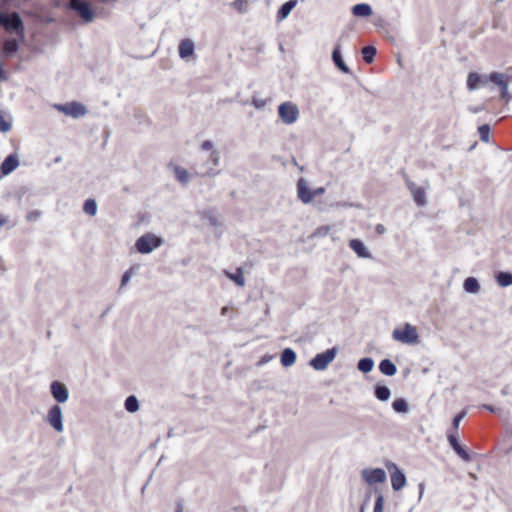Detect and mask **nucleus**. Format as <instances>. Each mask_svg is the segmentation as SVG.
Returning a JSON list of instances; mask_svg holds the SVG:
<instances>
[{
    "label": "nucleus",
    "instance_id": "f257e3e1",
    "mask_svg": "<svg viewBox=\"0 0 512 512\" xmlns=\"http://www.w3.org/2000/svg\"><path fill=\"white\" fill-rule=\"evenodd\" d=\"M0 27H3L8 33L24 36V24L17 12H0Z\"/></svg>",
    "mask_w": 512,
    "mask_h": 512
},
{
    "label": "nucleus",
    "instance_id": "f03ea898",
    "mask_svg": "<svg viewBox=\"0 0 512 512\" xmlns=\"http://www.w3.org/2000/svg\"><path fill=\"white\" fill-rule=\"evenodd\" d=\"M174 175L177 181H179L182 185L186 186L189 184L192 178V174L189 173L186 169L175 166L174 169ZM219 174V171L216 170L213 167H210L208 164H205L203 168L199 171H195L193 175L195 176H207V177H214Z\"/></svg>",
    "mask_w": 512,
    "mask_h": 512
},
{
    "label": "nucleus",
    "instance_id": "7ed1b4c3",
    "mask_svg": "<svg viewBox=\"0 0 512 512\" xmlns=\"http://www.w3.org/2000/svg\"><path fill=\"white\" fill-rule=\"evenodd\" d=\"M278 116L283 124L292 125L300 117L299 107L292 101L283 102L278 106Z\"/></svg>",
    "mask_w": 512,
    "mask_h": 512
},
{
    "label": "nucleus",
    "instance_id": "20e7f679",
    "mask_svg": "<svg viewBox=\"0 0 512 512\" xmlns=\"http://www.w3.org/2000/svg\"><path fill=\"white\" fill-rule=\"evenodd\" d=\"M163 244V239L152 233H146L135 242V248L141 254H149Z\"/></svg>",
    "mask_w": 512,
    "mask_h": 512
},
{
    "label": "nucleus",
    "instance_id": "39448f33",
    "mask_svg": "<svg viewBox=\"0 0 512 512\" xmlns=\"http://www.w3.org/2000/svg\"><path fill=\"white\" fill-rule=\"evenodd\" d=\"M394 340L404 344H416L419 340V335L416 327L406 323L403 327H397L392 332Z\"/></svg>",
    "mask_w": 512,
    "mask_h": 512
},
{
    "label": "nucleus",
    "instance_id": "423d86ee",
    "mask_svg": "<svg viewBox=\"0 0 512 512\" xmlns=\"http://www.w3.org/2000/svg\"><path fill=\"white\" fill-rule=\"evenodd\" d=\"M339 352L338 347H332L325 352L316 354L309 362L310 366L316 371L327 369L330 363L334 361Z\"/></svg>",
    "mask_w": 512,
    "mask_h": 512
},
{
    "label": "nucleus",
    "instance_id": "0eeeda50",
    "mask_svg": "<svg viewBox=\"0 0 512 512\" xmlns=\"http://www.w3.org/2000/svg\"><path fill=\"white\" fill-rule=\"evenodd\" d=\"M67 8L76 12L86 23L92 22L95 18V13L86 0H68Z\"/></svg>",
    "mask_w": 512,
    "mask_h": 512
},
{
    "label": "nucleus",
    "instance_id": "6e6552de",
    "mask_svg": "<svg viewBox=\"0 0 512 512\" xmlns=\"http://www.w3.org/2000/svg\"><path fill=\"white\" fill-rule=\"evenodd\" d=\"M45 420L56 432H63V412L59 405H53L49 409Z\"/></svg>",
    "mask_w": 512,
    "mask_h": 512
},
{
    "label": "nucleus",
    "instance_id": "1a4fd4ad",
    "mask_svg": "<svg viewBox=\"0 0 512 512\" xmlns=\"http://www.w3.org/2000/svg\"><path fill=\"white\" fill-rule=\"evenodd\" d=\"M386 467L391 476V486L393 490L399 491L406 485V476L393 462H387Z\"/></svg>",
    "mask_w": 512,
    "mask_h": 512
},
{
    "label": "nucleus",
    "instance_id": "9d476101",
    "mask_svg": "<svg viewBox=\"0 0 512 512\" xmlns=\"http://www.w3.org/2000/svg\"><path fill=\"white\" fill-rule=\"evenodd\" d=\"M58 111L73 118H79L87 113L86 107L78 102H71L68 104H58L55 106Z\"/></svg>",
    "mask_w": 512,
    "mask_h": 512
},
{
    "label": "nucleus",
    "instance_id": "9b49d317",
    "mask_svg": "<svg viewBox=\"0 0 512 512\" xmlns=\"http://www.w3.org/2000/svg\"><path fill=\"white\" fill-rule=\"evenodd\" d=\"M363 480L372 485L376 483H383L386 481V472L381 468L364 469L361 472Z\"/></svg>",
    "mask_w": 512,
    "mask_h": 512
},
{
    "label": "nucleus",
    "instance_id": "f8f14e48",
    "mask_svg": "<svg viewBox=\"0 0 512 512\" xmlns=\"http://www.w3.org/2000/svg\"><path fill=\"white\" fill-rule=\"evenodd\" d=\"M489 79L501 88V98L509 102L511 95L508 92V77L505 74L493 72L489 75Z\"/></svg>",
    "mask_w": 512,
    "mask_h": 512
},
{
    "label": "nucleus",
    "instance_id": "ddd939ff",
    "mask_svg": "<svg viewBox=\"0 0 512 512\" xmlns=\"http://www.w3.org/2000/svg\"><path fill=\"white\" fill-rule=\"evenodd\" d=\"M297 197L303 204H310L313 200V190L309 188L308 181L300 178L297 181Z\"/></svg>",
    "mask_w": 512,
    "mask_h": 512
},
{
    "label": "nucleus",
    "instance_id": "4468645a",
    "mask_svg": "<svg viewBox=\"0 0 512 512\" xmlns=\"http://www.w3.org/2000/svg\"><path fill=\"white\" fill-rule=\"evenodd\" d=\"M50 392L52 397L58 403H64L69 398V391L65 384L60 381H53L50 385Z\"/></svg>",
    "mask_w": 512,
    "mask_h": 512
},
{
    "label": "nucleus",
    "instance_id": "2eb2a0df",
    "mask_svg": "<svg viewBox=\"0 0 512 512\" xmlns=\"http://www.w3.org/2000/svg\"><path fill=\"white\" fill-rule=\"evenodd\" d=\"M19 166V157L17 154L8 155L0 166V179L2 176L9 175Z\"/></svg>",
    "mask_w": 512,
    "mask_h": 512
},
{
    "label": "nucleus",
    "instance_id": "dca6fc26",
    "mask_svg": "<svg viewBox=\"0 0 512 512\" xmlns=\"http://www.w3.org/2000/svg\"><path fill=\"white\" fill-rule=\"evenodd\" d=\"M447 439L453 450L456 454L462 458L464 461H470L469 453L459 444L457 433L454 431H450L447 435Z\"/></svg>",
    "mask_w": 512,
    "mask_h": 512
},
{
    "label": "nucleus",
    "instance_id": "f3484780",
    "mask_svg": "<svg viewBox=\"0 0 512 512\" xmlns=\"http://www.w3.org/2000/svg\"><path fill=\"white\" fill-rule=\"evenodd\" d=\"M488 81H490L489 76L471 72L467 77V88L469 91H474L481 86H485Z\"/></svg>",
    "mask_w": 512,
    "mask_h": 512
},
{
    "label": "nucleus",
    "instance_id": "a211bd4d",
    "mask_svg": "<svg viewBox=\"0 0 512 512\" xmlns=\"http://www.w3.org/2000/svg\"><path fill=\"white\" fill-rule=\"evenodd\" d=\"M407 187L412 194L413 200L419 206H425L427 203L425 190L410 180L407 181Z\"/></svg>",
    "mask_w": 512,
    "mask_h": 512
},
{
    "label": "nucleus",
    "instance_id": "6ab92c4d",
    "mask_svg": "<svg viewBox=\"0 0 512 512\" xmlns=\"http://www.w3.org/2000/svg\"><path fill=\"white\" fill-rule=\"evenodd\" d=\"M201 149L205 151H211L208 162L212 164L211 167H217L220 163V154L217 149L214 148V144L210 140H205L201 144Z\"/></svg>",
    "mask_w": 512,
    "mask_h": 512
},
{
    "label": "nucleus",
    "instance_id": "aec40b11",
    "mask_svg": "<svg viewBox=\"0 0 512 512\" xmlns=\"http://www.w3.org/2000/svg\"><path fill=\"white\" fill-rule=\"evenodd\" d=\"M349 247L357 254L360 258H371L372 255L365 246V244L359 239H351L349 241Z\"/></svg>",
    "mask_w": 512,
    "mask_h": 512
},
{
    "label": "nucleus",
    "instance_id": "412c9836",
    "mask_svg": "<svg viewBox=\"0 0 512 512\" xmlns=\"http://www.w3.org/2000/svg\"><path fill=\"white\" fill-rule=\"evenodd\" d=\"M297 3V0H289L285 2L277 12V21L282 22L285 20L290 15L291 11L296 7Z\"/></svg>",
    "mask_w": 512,
    "mask_h": 512
},
{
    "label": "nucleus",
    "instance_id": "4be33fe9",
    "mask_svg": "<svg viewBox=\"0 0 512 512\" xmlns=\"http://www.w3.org/2000/svg\"><path fill=\"white\" fill-rule=\"evenodd\" d=\"M332 59H333V62L335 64V66L340 71H342L345 74H349L350 73L349 67L346 65V63L344 62V60L342 58L339 45H337L334 48L333 53H332Z\"/></svg>",
    "mask_w": 512,
    "mask_h": 512
},
{
    "label": "nucleus",
    "instance_id": "5701e85b",
    "mask_svg": "<svg viewBox=\"0 0 512 512\" xmlns=\"http://www.w3.org/2000/svg\"><path fill=\"white\" fill-rule=\"evenodd\" d=\"M194 53V43L190 39H184L179 44V56L186 59Z\"/></svg>",
    "mask_w": 512,
    "mask_h": 512
},
{
    "label": "nucleus",
    "instance_id": "b1692460",
    "mask_svg": "<svg viewBox=\"0 0 512 512\" xmlns=\"http://www.w3.org/2000/svg\"><path fill=\"white\" fill-rule=\"evenodd\" d=\"M373 13L372 7L367 3L356 4L352 7V14L356 17H369Z\"/></svg>",
    "mask_w": 512,
    "mask_h": 512
},
{
    "label": "nucleus",
    "instance_id": "393cba45",
    "mask_svg": "<svg viewBox=\"0 0 512 512\" xmlns=\"http://www.w3.org/2000/svg\"><path fill=\"white\" fill-rule=\"evenodd\" d=\"M281 364L284 367H291L296 362V353L291 348H285L280 357Z\"/></svg>",
    "mask_w": 512,
    "mask_h": 512
},
{
    "label": "nucleus",
    "instance_id": "a878e982",
    "mask_svg": "<svg viewBox=\"0 0 512 512\" xmlns=\"http://www.w3.org/2000/svg\"><path fill=\"white\" fill-rule=\"evenodd\" d=\"M19 49V45L16 39H8L5 41L2 49V53L6 58L12 57Z\"/></svg>",
    "mask_w": 512,
    "mask_h": 512
},
{
    "label": "nucleus",
    "instance_id": "bb28decb",
    "mask_svg": "<svg viewBox=\"0 0 512 512\" xmlns=\"http://www.w3.org/2000/svg\"><path fill=\"white\" fill-rule=\"evenodd\" d=\"M379 370L381 373L387 376H393L397 372L396 365L389 359H384L379 364Z\"/></svg>",
    "mask_w": 512,
    "mask_h": 512
},
{
    "label": "nucleus",
    "instance_id": "cd10ccee",
    "mask_svg": "<svg viewBox=\"0 0 512 512\" xmlns=\"http://www.w3.org/2000/svg\"><path fill=\"white\" fill-rule=\"evenodd\" d=\"M463 288L466 292L477 294L480 291V284L474 277H468L463 283Z\"/></svg>",
    "mask_w": 512,
    "mask_h": 512
},
{
    "label": "nucleus",
    "instance_id": "c85d7f7f",
    "mask_svg": "<svg viewBox=\"0 0 512 512\" xmlns=\"http://www.w3.org/2000/svg\"><path fill=\"white\" fill-rule=\"evenodd\" d=\"M200 217L205 220L210 226H219V220L213 210H205L200 213Z\"/></svg>",
    "mask_w": 512,
    "mask_h": 512
},
{
    "label": "nucleus",
    "instance_id": "c756f323",
    "mask_svg": "<svg viewBox=\"0 0 512 512\" xmlns=\"http://www.w3.org/2000/svg\"><path fill=\"white\" fill-rule=\"evenodd\" d=\"M375 396L380 401H387L391 396V391L387 386L377 384L375 386Z\"/></svg>",
    "mask_w": 512,
    "mask_h": 512
},
{
    "label": "nucleus",
    "instance_id": "7c9ffc66",
    "mask_svg": "<svg viewBox=\"0 0 512 512\" xmlns=\"http://www.w3.org/2000/svg\"><path fill=\"white\" fill-rule=\"evenodd\" d=\"M125 409L130 413H135L139 410L140 404L136 396L130 395L124 402Z\"/></svg>",
    "mask_w": 512,
    "mask_h": 512
},
{
    "label": "nucleus",
    "instance_id": "2f4dec72",
    "mask_svg": "<svg viewBox=\"0 0 512 512\" xmlns=\"http://www.w3.org/2000/svg\"><path fill=\"white\" fill-rule=\"evenodd\" d=\"M496 281L501 287H508L512 285V273L510 272H499L496 274Z\"/></svg>",
    "mask_w": 512,
    "mask_h": 512
},
{
    "label": "nucleus",
    "instance_id": "473e14b6",
    "mask_svg": "<svg viewBox=\"0 0 512 512\" xmlns=\"http://www.w3.org/2000/svg\"><path fill=\"white\" fill-rule=\"evenodd\" d=\"M357 368L363 373L371 372L374 368V361L369 357L362 358L358 361Z\"/></svg>",
    "mask_w": 512,
    "mask_h": 512
},
{
    "label": "nucleus",
    "instance_id": "72a5a7b5",
    "mask_svg": "<svg viewBox=\"0 0 512 512\" xmlns=\"http://www.w3.org/2000/svg\"><path fill=\"white\" fill-rule=\"evenodd\" d=\"M226 276L235 282L238 286H244L245 285V279L243 276V270L242 268H237L235 273L225 272Z\"/></svg>",
    "mask_w": 512,
    "mask_h": 512
},
{
    "label": "nucleus",
    "instance_id": "f704fd0d",
    "mask_svg": "<svg viewBox=\"0 0 512 512\" xmlns=\"http://www.w3.org/2000/svg\"><path fill=\"white\" fill-rule=\"evenodd\" d=\"M363 59L366 63H372L376 55V48L374 46H365L362 48Z\"/></svg>",
    "mask_w": 512,
    "mask_h": 512
},
{
    "label": "nucleus",
    "instance_id": "c9c22d12",
    "mask_svg": "<svg viewBox=\"0 0 512 512\" xmlns=\"http://www.w3.org/2000/svg\"><path fill=\"white\" fill-rule=\"evenodd\" d=\"M83 211L90 216L96 215V213H97L96 201L94 199H87L84 202Z\"/></svg>",
    "mask_w": 512,
    "mask_h": 512
},
{
    "label": "nucleus",
    "instance_id": "e433bc0d",
    "mask_svg": "<svg viewBox=\"0 0 512 512\" xmlns=\"http://www.w3.org/2000/svg\"><path fill=\"white\" fill-rule=\"evenodd\" d=\"M392 407L397 413H406L408 411V404L402 398L395 399L392 403Z\"/></svg>",
    "mask_w": 512,
    "mask_h": 512
},
{
    "label": "nucleus",
    "instance_id": "4c0bfd02",
    "mask_svg": "<svg viewBox=\"0 0 512 512\" xmlns=\"http://www.w3.org/2000/svg\"><path fill=\"white\" fill-rule=\"evenodd\" d=\"M139 269V265L130 267L127 271L124 272L121 278V285L120 288L124 287L131 279L134 272H136Z\"/></svg>",
    "mask_w": 512,
    "mask_h": 512
},
{
    "label": "nucleus",
    "instance_id": "58836bf2",
    "mask_svg": "<svg viewBox=\"0 0 512 512\" xmlns=\"http://www.w3.org/2000/svg\"><path fill=\"white\" fill-rule=\"evenodd\" d=\"M478 132H479L481 141H483V142L489 141L490 127L488 124H483V125L479 126Z\"/></svg>",
    "mask_w": 512,
    "mask_h": 512
},
{
    "label": "nucleus",
    "instance_id": "ea45409f",
    "mask_svg": "<svg viewBox=\"0 0 512 512\" xmlns=\"http://www.w3.org/2000/svg\"><path fill=\"white\" fill-rule=\"evenodd\" d=\"M331 231V227L328 225L318 227L315 232L312 234V237L315 238H323L326 237Z\"/></svg>",
    "mask_w": 512,
    "mask_h": 512
},
{
    "label": "nucleus",
    "instance_id": "a19ab883",
    "mask_svg": "<svg viewBox=\"0 0 512 512\" xmlns=\"http://www.w3.org/2000/svg\"><path fill=\"white\" fill-rule=\"evenodd\" d=\"M233 8H235L239 13L247 12L248 1L247 0H235L232 3Z\"/></svg>",
    "mask_w": 512,
    "mask_h": 512
},
{
    "label": "nucleus",
    "instance_id": "79ce46f5",
    "mask_svg": "<svg viewBox=\"0 0 512 512\" xmlns=\"http://www.w3.org/2000/svg\"><path fill=\"white\" fill-rule=\"evenodd\" d=\"M465 415H466V411L463 410L462 412H460L459 414H457L454 417L453 422H452V431H454V432L457 431V429L459 428L460 422L465 417Z\"/></svg>",
    "mask_w": 512,
    "mask_h": 512
},
{
    "label": "nucleus",
    "instance_id": "37998d69",
    "mask_svg": "<svg viewBox=\"0 0 512 512\" xmlns=\"http://www.w3.org/2000/svg\"><path fill=\"white\" fill-rule=\"evenodd\" d=\"M252 104L256 109H263L267 104V100L254 95L252 97Z\"/></svg>",
    "mask_w": 512,
    "mask_h": 512
},
{
    "label": "nucleus",
    "instance_id": "c03bdc74",
    "mask_svg": "<svg viewBox=\"0 0 512 512\" xmlns=\"http://www.w3.org/2000/svg\"><path fill=\"white\" fill-rule=\"evenodd\" d=\"M42 213L39 210H33L27 213L26 220L28 222H35L41 217Z\"/></svg>",
    "mask_w": 512,
    "mask_h": 512
},
{
    "label": "nucleus",
    "instance_id": "a18cd8bd",
    "mask_svg": "<svg viewBox=\"0 0 512 512\" xmlns=\"http://www.w3.org/2000/svg\"><path fill=\"white\" fill-rule=\"evenodd\" d=\"M384 507V497L382 495H379L374 504L373 512H383Z\"/></svg>",
    "mask_w": 512,
    "mask_h": 512
},
{
    "label": "nucleus",
    "instance_id": "49530a36",
    "mask_svg": "<svg viewBox=\"0 0 512 512\" xmlns=\"http://www.w3.org/2000/svg\"><path fill=\"white\" fill-rule=\"evenodd\" d=\"M11 129V124L0 115V132H8Z\"/></svg>",
    "mask_w": 512,
    "mask_h": 512
},
{
    "label": "nucleus",
    "instance_id": "de8ad7c7",
    "mask_svg": "<svg viewBox=\"0 0 512 512\" xmlns=\"http://www.w3.org/2000/svg\"><path fill=\"white\" fill-rule=\"evenodd\" d=\"M8 80L7 72L4 69V65L0 62V81Z\"/></svg>",
    "mask_w": 512,
    "mask_h": 512
},
{
    "label": "nucleus",
    "instance_id": "09e8293b",
    "mask_svg": "<svg viewBox=\"0 0 512 512\" xmlns=\"http://www.w3.org/2000/svg\"><path fill=\"white\" fill-rule=\"evenodd\" d=\"M324 193H325V188L324 187H318V188L313 190V198L316 197V196L322 195Z\"/></svg>",
    "mask_w": 512,
    "mask_h": 512
},
{
    "label": "nucleus",
    "instance_id": "8fccbe9b",
    "mask_svg": "<svg viewBox=\"0 0 512 512\" xmlns=\"http://www.w3.org/2000/svg\"><path fill=\"white\" fill-rule=\"evenodd\" d=\"M375 229L378 234H383L386 231V228L383 224H377Z\"/></svg>",
    "mask_w": 512,
    "mask_h": 512
},
{
    "label": "nucleus",
    "instance_id": "3c124183",
    "mask_svg": "<svg viewBox=\"0 0 512 512\" xmlns=\"http://www.w3.org/2000/svg\"><path fill=\"white\" fill-rule=\"evenodd\" d=\"M483 408H485L486 410H488V411H490L492 413H496V412L499 411L498 408H495V407H493L491 405H487V404L483 405Z\"/></svg>",
    "mask_w": 512,
    "mask_h": 512
},
{
    "label": "nucleus",
    "instance_id": "603ef678",
    "mask_svg": "<svg viewBox=\"0 0 512 512\" xmlns=\"http://www.w3.org/2000/svg\"><path fill=\"white\" fill-rule=\"evenodd\" d=\"M8 217L4 215H0V227L6 225L8 223Z\"/></svg>",
    "mask_w": 512,
    "mask_h": 512
},
{
    "label": "nucleus",
    "instance_id": "864d4df0",
    "mask_svg": "<svg viewBox=\"0 0 512 512\" xmlns=\"http://www.w3.org/2000/svg\"><path fill=\"white\" fill-rule=\"evenodd\" d=\"M419 489H420V495H419V497L421 498V497L423 496V492H424V484H423V483H421V484L419 485Z\"/></svg>",
    "mask_w": 512,
    "mask_h": 512
},
{
    "label": "nucleus",
    "instance_id": "5fc2aeb1",
    "mask_svg": "<svg viewBox=\"0 0 512 512\" xmlns=\"http://www.w3.org/2000/svg\"><path fill=\"white\" fill-rule=\"evenodd\" d=\"M228 310H229V308H228V307H223V308L221 309V315H223V316H224V315H226V314H227V312H228Z\"/></svg>",
    "mask_w": 512,
    "mask_h": 512
},
{
    "label": "nucleus",
    "instance_id": "6e6d98bb",
    "mask_svg": "<svg viewBox=\"0 0 512 512\" xmlns=\"http://www.w3.org/2000/svg\"><path fill=\"white\" fill-rule=\"evenodd\" d=\"M473 111H474L475 113H477V112L481 111V108H476V109H474Z\"/></svg>",
    "mask_w": 512,
    "mask_h": 512
}]
</instances>
